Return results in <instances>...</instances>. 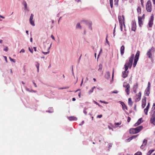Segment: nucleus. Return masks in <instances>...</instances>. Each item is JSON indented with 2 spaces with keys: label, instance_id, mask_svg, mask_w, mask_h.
<instances>
[{
  "label": "nucleus",
  "instance_id": "obj_1",
  "mask_svg": "<svg viewBox=\"0 0 155 155\" xmlns=\"http://www.w3.org/2000/svg\"><path fill=\"white\" fill-rule=\"evenodd\" d=\"M134 57V54H132L131 56L129 58L128 61H127V63L125 64L124 65L125 70L126 71H127L128 67H130V68H131L133 61V59Z\"/></svg>",
  "mask_w": 155,
  "mask_h": 155
},
{
  "label": "nucleus",
  "instance_id": "obj_2",
  "mask_svg": "<svg viewBox=\"0 0 155 155\" xmlns=\"http://www.w3.org/2000/svg\"><path fill=\"white\" fill-rule=\"evenodd\" d=\"M151 117L150 118L151 123L155 125V104L153 103L152 110L151 111Z\"/></svg>",
  "mask_w": 155,
  "mask_h": 155
},
{
  "label": "nucleus",
  "instance_id": "obj_3",
  "mask_svg": "<svg viewBox=\"0 0 155 155\" xmlns=\"http://www.w3.org/2000/svg\"><path fill=\"white\" fill-rule=\"evenodd\" d=\"M118 20L119 23L120 24V26L121 30L122 31L123 28V24L124 26H125L124 24V17L123 15L121 17V16L119 15L118 16Z\"/></svg>",
  "mask_w": 155,
  "mask_h": 155
},
{
  "label": "nucleus",
  "instance_id": "obj_4",
  "mask_svg": "<svg viewBox=\"0 0 155 155\" xmlns=\"http://www.w3.org/2000/svg\"><path fill=\"white\" fill-rule=\"evenodd\" d=\"M146 9L149 12H151L152 11L151 3L150 0H148L146 4Z\"/></svg>",
  "mask_w": 155,
  "mask_h": 155
},
{
  "label": "nucleus",
  "instance_id": "obj_5",
  "mask_svg": "<svg viewBox=\"0 0 155 155\" xmlns=\"http://www.w3.org/2000/svg\"><path fill=\"white\" fill-rule=\"evenodd\" d=\"M155 51V49L154 47H152L151 49H150L149 51L147 53V55L148 57L150 58H152V53H153Z\"/></svg>",
  "mask_w": 155,
  "mask_h": 155
},
{
  "label": "nucleus",
  "instance_id": "obj_6",
  "mask_svg": "<svg viewBox=\"0 0 155 155\" xmlns=\"http://www.w3.org/2000/svg\"><path fill=\"white\" fill-rule=\"evenodd\" d=\"M154 19V17L153 15H151L149 19L148 25L149 27L151 28L153 24V21Z\"/></svg>",
  "mask_w": 155,
  "mask_h": 155
},
{
  "label": "nucleus",
  "instance_id": "obj_7",
  "mask_svg": "<svg viewBox=\"0 0 155 155\" xmlns=\"http://www.w3.org/2000/svg\"><path fill=\"white\" fill-rule=\"evenodd\" d=\"M136 29V25L135 21H133L131 23V29L132 31H135Z\"/></svg>",
  "mask_w": 155,
  "mask_h": 155
},
{
  "label": "nucleus",
  "instance_id": "obj_8",
  "mask_svg": "<svg viewBox=\"0 0 155 155\" xmlns=\"http://www.w3.org/2000/svg\"><path fill=\"white\" fill-rule=\"evenodd\" d=\"M33 18L34 15L33 14H32L31 15L29 19V21L31 24L34 26L35 25V24L34 21L33 20Z\"/></svg>",
  "mask_w": 155,
  "mask_h": 155
},
{
  "label": "nucleus",
  "instance_id": "obj_9",
  "mask_svg": "<svg viewBox=\"0 0 155 155\" xmlns=\"http://www.w3.org/2000/svg\"><path fill=\"white\" fill-rule=\"evenodd\" d=\"M141 93L140 92H139L137 94L136 96L135 101L136 102L139 101L141 99Z\"/></svg>",
  "mask_w": 155,
  "mask_h": 155
},
{
  "label": "nucleus",
  "instance_id": "obj_10",
  "mask_svg": "<svg viewBox=\"0 0 155 155\" xmlns=\"http://www.w3.org/2000/svg\"><path fill=\"white\" fill-rule=\"evenodd\" d=\"M138 20L139 25L140 27H141L143 24V20L141 19L140 16H138Z\"/></svg>",
  "mask_w": 155,
  "mask_h": 155
},
{
  "label": "nucleus",
  "instance_id": "obj_11",
  "mask_svg": "<svg viewBox=\"0 0 155 155\" xmlns=\"http://www.w3.org/2000/svg\"><path fill=\"white\" fill-rule=\"evenodd\" d=\"M150 107V103L148 102L146 108L144 109V111L145 114L146 115L147 114V112Z\"/></svg>",
  "mask_w": 155,
  "mask_h": 155
},
{
  "label": "nucleus",
  "instance_id": "obj_12",
  "mask_svg": "<svg viewBox=\"0 0 155 155\" xmlns=\"http://www.w3.org/2000/svg\"><path fill=\"white\" fill-rule=\"evenodd\" d=\"M143 127L142 126H139L135 128V130L137 132V133L140 132L143 129Z\"/></svg>",
  "mask_w": 155,
  "mask_h": 155
},
{
  "label": "nucleus",
  "instance_id": "obj_13",
  "mask_svg": "<svg viewBox=\"0 0 155 155\" xmlns=\"http://www.w3.org/2000/svg\"><path fill=\"white\" fill-rule=\"evenodd\" d=\"M146 98L145 97L142 100V107L143 108L146 106Z\"/></svg>",
  "mask_w": 155,
  "mask_h": 155
},
{
  "label": "nucleus",
  "instance_id": "obj_14",
  "mask_svg": "<svg viewBox=\"0 0 155 155\" xmlns=\"http://www.w3.org/2000/svg\"><path fill=\"white\" fill-rule=\"evenodd\" d=\"M142 118H140L137 121V123H136L134 124V127H136V126H137L139 125H140L142 122Z\"/></svg>",
  "mask_w": 155,
  "mask_h": 155
},
{
  "label": "nucleus",
  "instance_id": "obj_15",
  "mask_svg": "<svg viewBox=\"0 0 155 155\" xmlns=\"http://www.w3.org/2000/svg\"><path fill=\"white\" fill-rule=\"evenodd\" d=\"M125 47L124 45H123L121 46L120 48V52L121 54L122 55L124 52Z\"/></svg>",
  "mask_w": 155,
  "mask_h": 155
},
{
  "label": "nucleus",
  "instance_id": "obj_16",
  "mask_svg": "<svg viewBox=\"0 0 155 155\" xmlns=\"http://www.w3.org/2000/svg\"><path fill=\"white\" fill-rule=\"evenodd\" d=\"M128 74V71H126L125 70V71L123 72L122 77L123 78H126Z\"/></svg>",
  "mask_w": 155,
  "mask_h": 155
},
{
  "label": "nucleus",
  "instance_id": "obj_17",
  "mask_svg": "<svg viewBox=\"0 0 155 155\" xmlns=\"http://www.w3.org/2000/svg\"><path fill=\"white\" fill-rule=\"evenodd\" d=\"M129 133L131 134H137V132H136V130H135V128H132L130 129L129 130Z\"/></svg>",
  "mask_w": 155,
  "mask_h": 155
},
{
  "label": "nucleus",
  "instance_id": "obj_18",
  "mask_svg": "<svg viewBox=\"0 0 155 155\" xmlns=\"http://www.w3.org/2000/svg\"><path fill=\"white\" fill-rule=\"evenodd\" d=\"M121 104L122 106L123 109L125 111V110H127V108L126 105L123 102H122Z\"/></svg>",
  "mask_w": 155,
  "mask_h": 155
},
{
  "label": "nucleus",
  "instance_id": "obj_19",
  "mask_svg": "<svg viewBox=\"0 0 155 155\" xmlns=\"http://www.w3.org/2000/svg\"><path fill=\"white\" fill-rule=\"evenodd\" d=\"M147 140L146 139H144L143 142V144L140 146V148L142 149H143L144 146L146 145L147 143Z\"/></svg>",
  "mask_w": 155,
  "mask_h": 155
},
{
  "label": "nucleus",
  "instance_id": "obj_20",
  "mask_svg": "<svg viewBox=\"0 0 155 155\" xmlns=\"http://www.w3.org/2000/svg\"><path fill=\"white\" fill-rule=\"evenodd\" d=\"M68 119L70 120H77V117H74V116H72V117H68Z\"/></svg>",
  "mask_w": 155,
  "mask_h": 155
},
{
  "label": "nucleus",
  "instance_id": "obj_21",
  "mask_svg": "<svg viewBox=\"0 0 155 155\" xmlns=\"http://www.w3.org/2000/svg\"><path fill=\"white\" fill-rule=\"evenodd\" d=\"M128 104L131 107L132 106L133 102L132 101L131 98H129L128 99Z\"/></svg>",
  "mask_w": 155,
  "mask_h": 155
},
{
  "label": "nucleus",
  "instance_id": "obj_22",
  "mask_svg": "<svg viewBox=\"0 0 155 155\" xmlns=\"http://www.w3.org/2000/svg\"><path fill=\"white\" fill-rule=\"evenodd\" d=\"M140 54V51H137L136 53V55L135 56L134 58L138 59Z\"/></svg>",
  "mask_w": 155,
  "mask_h": 155
},
{
  "label": "nucleus",
  "instance_id": "obj_23",
  "mask_svg": "<svg viewBox=\"0 0 155 155\" xmlns=\"http://www.w3.org/2000/svg\"><path fill=\"white\" fill-rule=\"evenodd\" d=\"M123 87L126 88H130V85L129 84L124 83L123 84Z\"/></svg>",
  "mask_w": 155,
  "mask_h": 155
},
{
  "label": "nucleus",
  "instance_id": "obj_24",
  "mask_svg": "<svg viewBox=\"0 0 155 155\" xmlns=\"http://www.w3.org/2000/svg\"><path fill=\"white\" fill-rule=\"evenodd\" d=\"M137 11L138 14V15L140 14L141 13V8L140 7L138 6V7L137 9Z\"/></svg>",
  "mask_w": 155,
  "mask_h": 155
},
{
  "label": "nucleus",
  "instance_id": "obj_25",
  "mask_svg": "<svg viewBox=\"0 0 155 155\" xmlns=\"http://www.w3.org/2000/svg\"><path fill=\"white\" fill-rule=\"evenodd\" d=\"M138 59H136V58H134V62L133 63V67L134 68L135 67V66L137 64V62L138 61Z\"/></svg>",
  "mask_w": 155,
  "mask_h": 155
},
{
  "label": "nucleus",
  "instance_id": "obj_26",
  "mask_svg": "<svg viewBox=\"0 0 155 155\" xmlns=\"http://www.w3.org/2000/svg\"><path fill=\"white\" fill-rule=\"evenodd\" d=\"M23 5H24L25 9L26 10H28L27 4L26 2L24 1L23 2Z\"/></svg>",
  "mask_w": 155,
  "mask_h": 155
},
{
  "label": "nucleus",
  "instance_id": "obj_27",
  "mask_svg": "<svg viewBox=\"0 0 155 155\" xmlns=\"http://www.w3.org/2000/svg\"><path fill=\"white\" fill-rule=\"evenodd\" d=\"M154 151V150H150L147 153V155H150L153 151Z\"/></svg>",
  "mask_w": 155,
  "mask_h": 155
},
{
  "label": "nucleus",
  "instance_id": "obj_28",
  "mask_svg": "<svg viewBox=\"0 0 155 155\" xmlns=\"http://www.w3.org/2000/svg\"><path fill=\"white\" fill-rule=\"evenodd\" d=\"M119 0H114V5L117 6L118 5Z\"/></svg>",
  "mask_w": 155,
  "mask_h": 155
},
{
  "label": "nucleus",
  "instance_id": "obj_29",
  "mask_svg": "<svg viewBox=\"0 0 155 155\" xmlns=\"http://www.w3.org/2000/svg\"><path fill=\"white\" fill-rule=\"evenodd\" d=\"M109 2L110 5V6L111 8H112L113 7V0H109Z\"/></svg>",
  "mask_w": 155,
  "mask_h": 155
},
{
  "label": "nucleus",
  "instance_id": "obj_30",
  "mask_svg": "<svg viewBox=\"0 0 155 155\" xmlns=\"http://www.w3.org/2000/svg\"><path fill=\"white\" fill-rule=\"evenodd\" d=\"M99 68L98 70V71H101L102 68V65L101 64H100L99 65Z\"/></svg>",
  "mask_w": 155,
  "mask_h": 155
},
{
  "label": "nucleus",
  "instance_id": "obj_31",
  "mask_svg": "<svg viewBox=\"0 0 155 155\" xmlns=\"http://www.w3.org/2000/svg\"><path fill=\"white\" fill-rule=\"evenodd\" d=\"M96 87L95 86H94L89 91V92H88V93L89 94H91L92 93L93 91H94V89Z\"/></svg>",
  "mask_w": 155,
  "mask_h": 155
},
{
  "label": "nucleus",
  "instance_id": "obj_32",
  "mask_svg": "<svg viewBox=\"0 0 155 155\" xmlns=\"http://www.w3.org/2000/svg\"><path fill=\"white\" fill-rule=\"evenodd\" d=\"M76 28H80V29L81 28V27L79 23H77L76 26Z\"/></svg>",
  "mask_w": 155,
  "mask_h": 155
},
{
  "label": "nucleus",
  "instance_id": "obj_33",
  "mask_svg": "<svg viewBox=\"0 0 155 155\" xmlns=\"http://www.w3.org/2000/svg\"><path fill=\"white\" fill-rule=\"evenodd\" d=\"M145 94L146 95L148 96L150 94V91L146 90L145 91Z\"/></svg>",
  "mask_w": 155,
  "mask_h": 155
},
{
  "label": "nucleus",
  "instance_id": "obj_34",
  "mask_svg": "<svg viewBox=\"0 0 155 155\" xmlns=\"http://www.w3.org/2000/svg\"><path fill=\"white\" fill-rule=\"evenodd\" d=\"M130 88H127L125 90V91L126 92L127 95H129V94Z\"/></svg>",
  "mask_w": 155,
  "mask_h": 155
},
{
  "label": "nucleus",
  "instance_id": "obj_35",
  "mask_svg": "<svg viewBox=\"0 0 155 155\" xmlns=\"http://www.w3.org/2000/svg\"><path fill=\"white\" fill-rule=\"evenodd\" d=\"M36 67L37 68L38 71H39V64L37 62V64L36 65Z\"/></svg>",
  "mask_w": 155,
  "mask_h": 155
},
{
  "label": "nucleus",
  "instance_id": "obj_36",
  "mask_svg": "<svg viewBox=\"0 0 155 155\" xmlns=\"http://www.w3.org/2000/svg\"><path fill=\"white\" fill-rule=\"evenodd\" d=\"M135 155H142V153L140 152H137L135 154Z\"/></svg>",
  "mask_w": 155,
  "mask_h": 155
},
{
  "label": "nucleus",
  "instance_id": "obj_37",
  "mask_svg": "<svg viewBox=\"0 0 155 155\" xmlns=\"http://www.w3.org/2000/svg\"><path fill=\"white\" fill-rule=\"evenodd\" d=\"M89 23L90 25V26H89V28L91 29V30H92V28L91 27V25H92V23L91 22H89Z\"/></svg>",
  "mask_w": 155,
  "mask_h": 155
},
{
  "label": "nucleus",
  "instance_id": "obj_38",
  "mask_svg": "<svg viewBox=\"0 0 155 155\" xmlns=\"http://www.w3.org/2000/svg\"><path fill=\"white\" fill-rule=\"evenodd\" d=\"M9 58L10 61H13L14 62H15V59L12 58L10 57H9Z\"/></svg>",
  "mask_w": 155,
  "mask_h": 155
},
{
  "label": "nucleus",
  "instance_id": "obj_39",
  "mask_svg": "<svg viewBox=\"0 0 155 155\" xmlns=\"http://www.w3.org/2000/svg\"><path fill=\"white\" fill-rule=\"evenodd\" d=\"M99 101L101 103H104L105 104H108V103L107 102H105V101H102L101 100H100Z\"/></svg>",
  "mask_w": 155,
  "mask_h": 155
},
{
  "label": "nucleus",
  "instance_id": "obj_40",
  "mask_svg": "<svg viewBox=\"0 0 155 155\" xmlns=\"http://www.w3.org/2000/svg\"><path fill=\"white\" fill-rule=\"evenodd\" d=\"M131 120V118L129 117H127V121L128 122H129Z\"/></svg>",
  "mask_w": 155,
  "mask_h": 155
},
{
  "label": "nucleus",
  "instance_id": "obj_41",
  "mask_svg": "<svg viewBox=\"0 0 155 155\" xmlns=\"http://www.w3.org/2000/svg\"><path fill=\"white\" fill-rule=\"evenodd\" d=\"M145 15L143 14L142 16L140 17V18H141V19L144 20L145 18Z\"/></svg>",
  "mask_w": 155,
  "mask_h": 155
},
{
  "label": "nucleus",
  "instance_id": "obj_42",
  "mask_svg": "<svg viewBox=\"0 0 155 155\" xmlns=\"http://www.w3.org/2000/svg\"><path fill=\"white\" fill-rule=\"evenodd\" d=\"M121 124V122H118L116 123H115V124L116 125H119Z\"/></svg>",
  "mask_w": 155,
  "mask_h": 155
},
{
  "label": "nucleus",
  "instance_id": "obj_43",
  "mask_svg": "<svg viewBox=\"0 0 155 155\" xmlns=\"http://www.w3.org/2000/svg\"><path fill=\"white\" fill-rule=\"evenodd\" d=\"M118 93V91L117 90H116V91H115L112 92V93L117 94Z\"/></svg>",
  "mask_w": 155,
  "mask_h": 155
},
{
  "label": "nucleus",
  "instance_id": "obj_44",
  "mask_svg": "<svg viewBox=\"0 0 155 155\" xmlns=\"http://www.w3.org/2000/svg\"><path fill=\"white\" fill-rule=\"evenodd\" d=\"M138 136V135H134V136H132L131 137H132V138L133 139L135 138H136V137H137Z\"/></svg>",
  "mask_w": 155,
  "mask_h": 155
},
{
  "label": "nucleus",
  "instance_id": "obj_45",
  "mask_svg": "<svg viewBox=\"0 0 155 155\" xmlns=\"http://www.w3.org/2000/svg\"><path fill=\"white\" fill-rule=\"evenodd\" d=\"M28 49L29 50V51L31 53H33V50L32 49V50H31L30 48V47H29L28 48Z\"/></svg>",
  "mask_w": 155,
  "mask_h": 155
},
{
  "label": "nucleus",
  "instance_id": "obj_46",
  "mask_svg": "<svg viewBox=\"0 0 155 155\" xmlns=\"http://www.w3.org/2000/svg\"><path fill=\"white\" fill-rule=\"evenodd\" d=\"M132 139H133V138H132V137H130L129 138H128V139H127V140H128V141H129L130 140H132Z\"/></svg>",
  "mask_w": 155,
  "mask_h": 155
},
{
  "label": "nucleus",
  "instance_id": "obj_47",
  "mask_svg": "<svg viewBox=\"0 0 155 155\" xmlns=\"http://www.w3.org/2000/svg\"><path fill=\"white\" fill-rule=\"evenodd\" d=\"M150 86L149 85V86H148V87L147 88L146 90L150 91Z\"/></svg>",
  "mask_w": 155,
  "mask_h": 155
},
{
  "label": "nucleus",
  "instance_id": "obj_48",
  "mask_svg": "<svg viewBox=\"0 0 155 155\" xmlns=\"http://www.w3.org/2000/svg\"><path fill=\"white\" fill-rule=\"evenodd\" d=\"M8 49L7 47H6L4 49V51H8Z\"/></svg>",
  "mask_w": 155,
  "mask_h": 155
},
{
  "label": "nucleus",
  "instance_id": "obj_49",
  "mask_svg": "<svg viewBox=\"0 0 155 155\" xmlns=\"http://www.w3.org/2000/svg\"><path fill=\"white\" fill-rule=\"evenodd\" d=\"M102 115H99L97 116V117L99 118H101L102 117Z\"/></svg>",
  "mask_w": 155,
  "mask_h": 155
},
{
  "label": "nucleus",
  "instance_id": "obj_50",
  "mask_svg": "<svg viewBox=\"0 0 155 155\" xmlns=\"http://www.w3.org/2000/svg\"><path fill=\"white\" fill-rule=\"evenodd\" d=\"M25 52V50L24 49H22V50H21L20 51V53H21V52Z\"/></svg>",
  "mask_w": 155,
  "mask_h": 155
},
{
  "label": "nucleus",
  "instance_id": "obj_51",
  "mask_svg": "<svg viewBox=\"0 0 155 155\" xmlns=\"http://www.w3.org/2000/svg\"><path fill=\"white\" fill-rule=\"evenodd\" d=\"M42 53L45 54H48L49 53V52H43Z\"/></svg>",
  "mask_w": 155,
  "mask_h": 155
},
{
  "label": "nucleus",
  "instance_id": "obj_52",
  "mask_svg": "<svg viewBox=\"0 0 155 155\" xmlns=\"http://www.w3.org/2000/svg\"><path fill=\"white\" fill-rule=\"evenodd\" d=\"M134 110H135V111H137V109H136V105L135 104L134 106Z\"/></svg>",
  "mask_w": 155,
  "mask_h": 155
},
{
  "label": "nucleus",
  "instance_id": "obj_53",
  "mask_svg": "<svg viewBox=\"0 0 155 155\" xmlns=\"http://www.w3.org/2000/svg\"><path fill=\"white\" fill-rule=\"evenodd\" d=\"M33 83L35 87H37V86L36 85V84L34 82H33Z\"/></svg>",
  "mask_w": 155,
  "mask_h": 155
},
{
  "label": "nucleus",
  "instance_id": "obj_54",
  "mask_svg": "<svg viewBox=\"0 0 155 155\" xmlns=\"http://www.w3.org/2000/svg\"><path fill=\"white\" fill-rule=\"evenodd\" d=\"M102 49H101V50H100V52H99V54H98V57L99 56V55H100V53L102 52Z\"/></svg>",
  "mask_w": 155,
  "mask_h": 155
},
{
  "label": "nucleus",
  "instance_id": "obj_55",
  "mask_svg": "<svg viewBox=\"0 0 155 155\" xmlns=\"http://www.w3.org/2000/svg\"><path fill=\"white\" fill-rule=\"evenodd\" d=\"M106 42H107V44H109V42L108 41V40L107 38V37L106 38Z\"/></svg>",
  "mask_w": 155,
  "mask_h": 155
},
{
  "label": "nucleus",
  "instance_id": "obj_56",
  "mask_svg": "<svg viewBox=\"0 0 155 155\" xmlns=\"http://www.w3.org/2000/svg\"><path fill=\"white\" fill-rule=\"evenodd\" d=\"M106 73L108 76H110V73L109 72H107Z\"/></svg>",
  "mask_w": 155,
  "mask_h": 155
},
{
  "label": "nucleus",
  "instance_id": "obj_57",
  "mask_svg": "<svg viewBox=\"0 0 155 155\" xmlns=\"http://www.w3.org/2000/svg\"><path fill=\"white\" fill-rule=\"evenodd\" d=\"M94 102L96 104L98 105V103L95 101H94Z\"/></svg>",
  "mask_w": 155,
  "mask_h": 155
},
{
  "label": "nucleus",
  "instance_id": "obj_58",
  "mask_svg": "<svg viewBox=\"0 0 155 155\" xmlns=\"http://www.w3.org/2000/svg\"><path fill=\"white\" fill-rule=\"evenodd\" d=\"M5 59V61H6V62H7V57L6 56H4V57Z\"/></svg>",
  "mask_w": 155,
  "mask_h": 155
},
{
  "label": "nucleus",
  "instance_id": "obj_59",
  "mask_svg": "<svg viewBox=\"0 0 155 155\" xmlns=\"http://www.w3.org/2000/svg\"><path fill=\"white\" fill-rule=\"evenodd\" d=\"M51 38H52L54 40V38L52 35H51Z\"/></svg>",
  "mask_w": 155,
  "mask_h": 155
},
{
  "label": "nucleus",
  "instance_id": "obj_60",
  "mask_svg": "<svg viewBox=\"0 0 155 155\" xmlns=\"http://www.w3.org/2000/svg\"><path fill=\"white\" fill-rule=\"evenodd\" d=\"M141 2V4L142 5L143 7V1Z\"/></svg>",
  "mask_w": 155,
  "mask_h": 155
},
{
  "label": "nucleus",
  "instance_id": "obj_61",
  "mask_svg": "<svg viewBox=\"0 0 155 155\" xmlns=\"http://www.w3.org/2000/svg\"><path fill=\"white\" fill-rule=\"evenodd\" d=\"M0 17H1V18H2L3 19H4L5 18L4 17H3V16H2V15H0Z\"/></svg>",
  "mask_w": 155,
  "mask_h": 155
},
{
  "label": "nucleus",
  "instance_id": "obj_62",
  "mask_svg": "<svg viewBox=\"0 0 155 155\" xmlns=\"http://www.w3.org/2000/svg\"><path fill=\"white\" fill-rule=\"evenodd\" d=\"M34 49V51H36V48L35 47H34L33 48Z\"/></svg>",
  "mask_w": 155,
  "mask_h": 155
},
{
  "label": "nucleus",
  "instance_id": "obj_63",
  "mask_svg": "<svg viewBox=\"0 0 155 155\" xmlns=\"http://www.w3.org/2000/svg\"><path fill=\"white\" fill-rule=\"evenodd\" d=\"M152 1L153 2V4L154 5H155V0H152Z\"/></svg>",
  "mask_w": 155,
  "mask_h": 155
},
{
  "label": "nucleus",
  "instance_id": "obj_64",
  "mask_svg": "<svg viewBox=\"0 0 155 155\" xmlns=\"http://www.w3.org/2000/svg\"><path fill=\"white\" fill-rule=\"evenodd\" d=\"M30 41L31 42H32V38H31L30 39Z\"/></svg>",
  "mask_w": 155,
  "mask_h": 155
}]
</instances>
